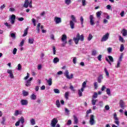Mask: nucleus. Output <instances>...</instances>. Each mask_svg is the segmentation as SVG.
<instances>
[{"label":"nucleus","mask_w":127,"mask_h":127,"mask_svg":"<svg viewBox=\"0 0 127 127\" xmlns=\"http://www.w3.org/2000/svg\"><path fill=\"white\" fill-rule=\"evenodd\" d=\"M15 15L14 14H12L11 16H10L9 18V21L11 23H8V22H5L4 23V26H6L7 28H11L12 25H13L14 24V23L15 22Z\"/></svg>","instance_id":"f257e3e1"},{"label":"nucleus","mask_w":127,"mask_h":127,"mask_svg":"<svg viewBox=\"0 0 127 127\" xmlns=\"http://www.w3.org/2000/svg\"><path fill=\"white\" fill-rule=\"evenodd\" d=\"M73 40L74 41L75 44H78L79 43V40L83 42L84 41V35H81L80 36V34L77 33L76 37H73Z\"/></svg>","instance_id":"f03ea898"},{"label":"nucleus","mask_w":127,"mask_h":127,"mask_svg":"<svg viewBox=\"0 0 127 127\" xmlns=\"http://www.w3.org/2000/svg\"><path fill=\"white\" fill-rule=\"evenodd\" d=\"M71 18L72 20L69 21V25L71 29H74L75 28V23L74 22H77V20L73 15L71 16Z\"/></svg>","instance_id":"7ed1b4c3"},{"label":"nucleus","mask_w":127,"mask_h":127,"mask_svg":"<svg viewBox=\"0 0 127 127\" xmlns=\"http://www.w3.org/2000/svg\"><path fill=\"white\" fill-rule=\"evenodd\" d=\"M61 40L63 42L62 46H63V47H65V46H66V44L67 43V35L65 34L62 35Z\"/></svg>","instance_id":"20e7f679"},{"label":"nucleus","mask_w":127,"mask_h":127,"mask_svg":"<svg viewBox=\"0 0 127 127\" xmlns=\"http://www.w3.org/2000/svg\"><path fill=\"white\" fill-rule=\"evenodd\" d=\"M114 119L115 120L114 123L117 125V127H119L120 126V121L119 120V118L117 116V113H115L114 114Z\"/></svg>","instance_id":"39448f33"},{"label":"nucleus","mask_w":127,"mask_h":127,"mask_svg":"<svg viewBox=\"0 0 127 127\" xmlns=\"http://www.w3.org/2000/svg\"><path fill=\"white\" fill-rule=\"evenodd\" d=\"M64 75L65 76V77H66V78L67 79H68L69 80L71 79H73V74H71L70 76H69V71H68V70H66L64 72Z\"/></svg>","instance_id":"423d86ee"},{"label":"nucleus","mask_w":127,"mask_h":127,"mask_svg":"<svg viewBox=\"0 0 127 127\" xmlns=\"http://www.w3.org/2000/svg\"><path fill=\"white\" fill-rule=\"evenodd\" d=\"M33 80V77H30L27 80H25V86L26 87H30L31 86V81Z\"/></svg>","instance_id":"0eeeda50"},{"label":"nucleus","mask_w":127,"mask_h":127,"mask_svg":"<svg viewBox=\"0 0 127 127\" xmlns=\"http://www.w3.org/2000/svg\"><path fill=\"white\" fill-rule=\"evenodd\" d=\"M95 116L94 115H90V119L89 120V124L90 126H94L95 125Z\"/></svg>","instance_id":"6e6552de"},{"label":"nucleus","mask_w":127,"mask_h":127,"mask_svg":"<svg viewBox=\"0 0 127 127\" xmlns=\"http://www.w3.org/2000/svg\"><path fill=\"white\" fill-rule=\"evenodd\" d=\"M110 36V34L109 33H107L105 35H103V37L102 38L101 41L102 42H104L105 41H107L108 39H109V37Z\"/></svg>","instance_id":"1a4fd4ad"},{"label":"nucleus","mask_w":127,"mask_h":127,"mask_svg":"<svg viewBox=\"0 0 127 127\" xmlns=\"http://www.w3.org/2000/svg\"><path fill=\"white\" fill-rule=\"evenodd\" d=\"M108 58L107 57L105 58V60L106 61H107V62H108L109 63V64H110V65H112V63L114 62V58H113V57H112L111 56H108Z\"/></svg>","instance_id":"9d476101"},{"label":"nucleus","mask_w":127,"mask_h":127,"mask_svg":"<svg viewBox=\"0 0 127 127\" xmlns=\"http://www.w3.org/2000/svg\"><path fill=\"white\" fill-rule=\"evenodd\" d=\"M54 21L56 24H59V23H61L62 22V19L61 17L56 16L54 18Z\"/></svg>","instance_id":"9b49d317"},{"label":"nucleus","mask_w":127,"mask_h":127,"mask_svg":"<svg viewBox=\"0 0 127 127\" xmlns=\"http://www.w3.org/2000/svg\"><path fill=\"white\" fill-rule=\"evenodd\" d=\"M57 123H58V120H57V119L56 118H54L51 123V127H55L56 125L57 124Z\"/></svg>","instance_id":"f8f14e48"},{"label":"nucleus","mask_w":127,"mask_h":127,"mask_svg":"<svg viewBox=\"0 0 127 127\" xmlns=\"http://www.w3.org/2000/svg\"><path fill=\"white\" fill-rule=\"evenodd\" d=\"M94 15H90L89 16V19H90V25H92L94 26L95 25V22H94Z\"/></svg>","instance_id":"ddd939ff"},{"label":"nucleus","mask_w":127,"mask_h":127,"mask_svg":"<svg viewBox=\"0 0 127 127\" xmlns=\"http://www.w3.org/2000/svg\"><path fill=\"white\" fill-rule=\"evenodd\" d=\"M7 73L9 74V76L11 79H13L14 78V76H13V73H12V70L10 69H7Z\"/></svg>","instance_id":"4468645a"},{"label":"nucleus","mask_w":127,"mask_h":127,"mask_svg":"<svg viewBox=\"0 0 127 127\" xmlns=\"http://www.w3.org/2000/svg\"><path fill=\"white\" fill-rule=\"evenodd\" d=\"M22 106H27L28 105V101L27 100L22 99L20 101Z\"/></svg>","instance_id":"2eb2a0df"},{"label":"nucleus","mask_w":127,"mask_h":127,"mask_svg":"<svg viewBox=\"0 0 127 127\" xmlns=\"http://www.w3.org/2000/svg\"><path fill=\"white\" fill-rule=\"evenodd\" d=\"M22 111H19V110H15L14 116L15 117H17L19 115H22Z\"/></svg>","instance_id":"dca6fc26"},{"label":"nucleus","mask_w":127,"mask_h":127,"mask_svg":"<svg viewBox=\"0 0 127 127\" xmlns=\"http://www.w3.org/2000/svg\"><path fill=\"white\" fill-rule=\"evenodd\" d=\"M120 105L121 108L123 109V110L125 109V108H126V104H125V102L123 100H121L120 102Z\"/></svg>","instance_id":"f3484780"},{"label":"nucleus","mask_w":127,"mask_h":127,"mask_svg":"<svg viewBox=\"0 0 127 127\" xmlns=\"http://www.w3.org/2000/svg\"><path fill=\"white\" fill-rule=\"evenodd\" d=\"M104 79V77L103 76V75L100 74L98 78H97V81L98 83H102V80Z\"/></svg>","instance_id":"a211bd4d"},{"label":"nucleus","mask_w":127,"mask_h":127,"mask_svg":"<svg viewBox=\"0 0 127 127\" xmlns=\"http://www.w3.org/2000/svg\"><path fill=\"white\" fill-rule=\"evenodd\" d=\"M121 33L123 35V36H127V30L126 29H123L121 31Z\"/></svg>","instance_id":"6ab92c4d"},{"label":"nucleus","mask_w":127,"mask_h":127,"mask_svg":"<svg viewBox=\"0 0 127 127\" xmlns=\"http://www.w3.org/2000/svg\"><path fill=\"white\" fill-rule=\"evenodd\" d=\"M28 5H29V1H28V0H25L23 5L24 7L27 8V7H28Z\"/></svg>","instance_id":"aec40b11"},{"label":"nucleus","mask_w":127,"mask_h":127,"mask_svg":"<svg viewBox=\"0 0 127 127\" xmlns=\"http://www.w3.org/2000/svg\"><path fill=\"white\" fill-rule=\"evenodd\" d=\"M18 121L19 122V123H21V124H22V125H23L24 124V118L22 116H21L20 119L18 120Z\"/></svg>","instance_id":"412c9836"},{"label":"nucleus","mask_w":127,"mask_h":127,"mask_svg":"<svg viewBox=\"0 0 127 127\" xmlns=\"http://www.w3.org/2000/svg\"><path fill=\"white\" fill-rule=\"evenodd\" d=\"M102 15V11H99L96 13V16L99 19H101V15Z\"/></svg>","instance_id":"4be33fe9"},{"label":"nucleus","mask_w":127,"mask_h":127,"mask_svg":"<svg viewBox=\"0 0 127 127\" xmlns=\"http://www.w3.org/2000/svg\"><path fill=\"white\" fill-rule=\"evenodd\" d=\"M40 25H41V23H38L37 25L36 30L37 31V33H39L40 32Z\"/></svg>","instance_id":"5701e85b"},{"label":"nucleus","mask_w":127,"mask_h":127,"mask_svg":"<svg viewBox=\"0 0 127 127\" xmlns=\"http://www.w3.org/2000/svg\"><path fill=\"white\" fill-rule=\"evenodd\" d=\"M46 81H47L49 86L52 85V78H49V79H46Z\"/></svg>","instance_id":"b1692460"},{"label":"nucleus","mask_w":127,"mask_h":127,"mask_svg":"<svg viewBox=\"0 0 127 127\" xmlns=\"http://www.w3.org/2000/svg\"><path fill=\"white\" fill-rule=\"evenodd\" d=\"M83 92H84V91L82 90V88L78 90V95L79 97H82V96H83V93H82Z\"/></svg>","instance_id":"393cba45"},{"label":"nucleus","mask_w":127,"mask_h":127,"mask_svg":"<svg viewBox=\"0 0 127 127\" xmlns=\"http://www.w3.org/2000/svg\"><path fill=\"white\" fill-rule=\"evenodd\" d=\"M73 119H74V124L77 125L78 124V118L75 115H73Z\"/></svg>","instance_id":"a878e982"},{"label":"nucleus","mask_w":127,"mask_h":127,"mask_svg":"<svg viewBox=\"0 0 127 127\" xmlns=\"http://www.w3.org/2000/svg\"><path fill=\"white\" fill-rule=\"evenodd\" d=\"M80 23L81 25H82V27H84V18H83V16H80Z\"/></svg>","instance_id":"bb28decb"},{"label":"nucleus","mask_w":127,"mask_h":127,"mask_svg":"<svg viewBox=\"0 0 127 127\" xmlns=\"http://www.w3.org/2000/svg\"><path fill=\"white\" fill-rule=\"evenodd\" d=\"M97 54H98V52L97 51V50H92L91 54L92 56H96Z\"/></svg>","instance_id":"cd10ccee"},{"label":"nucleus","mask_w":127,"mask_h":127,"mask_svg":"<svg viewBox=\"0 0 127 127\" xmlns=\"http://www.w3.org/2000/svg\"><path fill=\"white\" fill-rule=\"evenodd\" d=\"M86 85H87V82H86V81L83 82L82 85L81 90L84 91V89L86 88Z\"/></svg>","instance_id":"c85d7f7f"},{"label":"nucleus","mask_w":127,"mask_h":127,"mask_svg":"<svg viewBox=\"0 0 127 127\" xmlns=\"http://www.w3.org/2000/svg\"><path fill=\"white\" fill-rule=\"evenodd\" d=\"M28 42H29V44H33V43L34 42V39H33L32 38H30L28 40Z\"/></svg>","instance_id":"c756f323"},{"label":"nucleus","mask_w":127,"mask_h":127,"mask_svg":"<svg viewBox=\"0 0 127 127\" xmlns=\"http://www.w3.org/2000/svg\"><path fill=\"white\" fill-rule=\"evenodd\" d=\"M28 31V28H27L24 31V34H23V37H24L26 36V35H27Z\"/></svg>","instance_id":"7c9ffc66"},{"label":"nucleus","mask_w":127,"mask_h":127,"mask_svg":"<svg viewBox=\"0 0 127 127\" xmlns=\"http://www.w3.org/2000/svg\"><path fill=\"white\" fill-rule=\"evenodd\" d=\"M22 94L24 97H27V96H28L29 93L28 92L26 91L25 90H23Z\"/></svg>","instance_id":"2f4dec72"},{"label":"nucleus","mask_w":127,"mask_h":127,"mask_svg":"<svg viewBox=\"0 0 127 127\" xmlns=\"http://www.w3.org/2000/svg\"><path fill=\"white\" fill-rule=\"evenodd\" d=\"M58 62H59V58L57 57L55 58L53 60V63L56 64L57 63H58Z\"/></svg>","instance_id":"473e14b6"},{"label":"nucleus","mask_w":127,"mask_h":127,"mask_svg":"<svg viewBox=\"0 0 127 127\" xmlns=\"http://www.w3.org/2000/svg\"><path fill=\"white\" fill-rule=\"evenodd\" d=\"M97 101H98V100L94 99V98H92V99L91 100L92 105L93 106H95V105H96V103H97Z\"/></svg>","instance_id":"72a5a7b5"},{"label":"nucleus","mask_w":127,"mask_h":127,"mask_svg":"<svg viewBox=\"0 0 127 127\" xmlns=\"http://www.w3.org/2000/svg\"><path fill=\"white\" fill-rule=\"evenodd\" d=\"M64 2L66 5H69L72 2L71 0H64Z\"/></svg>","instance_id":"f704fd0d"},{"label":"nucleus","mask_w":127,"mask_h":127,"mask_svg":"<svg viewBox=\"0 0 127 127\" xmlns=\"http://www.w3.org/2000/svg\"><path fill=\"white\" fill-rule=\"evenodd\" d=\"M56 105L57 108H60L61 105L60 104V101H59V100L56 101Z\"/></svg>","instance_id":"c9c22d12"},{"label":"nucleus","mask_w":127,"mask_h":127,"mask_svg":"<svg viewBox=\"0 0 127 127\" xmlns=\"http://www.w3.org/2000/svg\"><path fill=\"white\" fill-rule=\"evenodd\" d=\"M69 92H66L64 94V97L66 100H68L69 99Z\"/></svg>","instance_id":"e433bc0d"},{"label":"nucleus","mask_w":127,"mask_h":127,"mask_svg":"<svg viewBox=\"0 0 127 127\" xmlns=\"http://www.w3.org/2000/svg\"><path fill=\"white\" fill-rule=\"evenodd\" d=\"M37 97L36 95H35V94H32L31 96H30V99L31 100H35L36 99Z\"/></svg>","instance_id":"4c0bfd02"},{"label":"nucleus","mask_w":127,"mask_h":127,"mask_svg":"<svg viewBox=\"0 0 127 127\" xmlns=\"http://www.w3.org/2000/svg\"><path fill=\"white\" fill-rule=\"evenodd\" d=\"M10 37H11V38H12L13 39H15V38H16V37H15V34L13 33H10Z\"/></svg>","instance_id":"58836bf2"},{"label":"nucleus","mask_w":127,"mask_h":127,"mask_svg":"<svg viewBox=\"0 0 127 127\" xmlns=\"http://www.w3.org/2000/svg\"><path fill=\"white\" fill-rule=\"evenodd\" d=\"M125 50V46H124V44H122L120 47V52H123Z\"/></svg>","instance_id":"ea45409f"},{"label":"nucleus","mask_w":127,"mask_h":127,"mask_svg":"<svg viewBox=\"0 0 127 127\" xmlns=\"http://www.w3.org/2000/svg\"><path fill=\"white\" fill-rule=\"evenodd\" d=\"M104 71L105 72L106 75L107 77H109L110 76V73H109V71L107 69V68H104Z\"/></svg>","instance_id":"a19ab883"},{"label":"nucleus","mask_w":127,"mask_h":127,"mask_svg":"<svg viewBox=\"0 0 127 127\" xmlns=\"http://www.w3.org/2000/svg\"><path fill=\"white\" fill-rule=\"evenodd\" d=\"M98 106H100L101 108L103 107V106H104V102L100 101L98 103Z\"/></svg>","instance_id":"79ce46f5"},{"label":"nucleus","mask_w":127,"mask_h":127,"mask_svg":"<svg viewBox=\"0 0 127 127\" xmlns=\"http://www.w3.org/2000/svg\"><path fill=\"white\" fill-rule=\"evenodd\" d=\"M32 126H34V125H35V120H34V119H32L30 121Z\"/></svg>","instance_id":"37998d69"},{"label":"nucleus","mask_w":127,"mask_h":127,"mask_svg":"<svg viewBox=\"0 0 127 127\" xmlns=\"http://www.w3.org/2000/svg\"><path fill=\"white\" fill-rule=\"evenodd\" d=\"M54 93H55L56 94H60V90H59V89L56 88V89H54Z\"/></svg>","instance_id":"c03bdc74"},{"label":"nucleus","mask_w":127,"mask_h":127,"mask_svg":"<svg viewBox=\"0 0 127 127\" xmlns=\"http://www.w3.org/2000/svg\"><path fill=\"white\" fill-rule=\"evenodd\" d=\"M106 93L108 96H111V90L110 88H107L106 89Z\"/></svg>","instance_id":"a18cd8bd"},{"label":"nucleus","mask_w":127,"mask_h":127,"mask_svg":"<svg viewBox=\"0 0 127 127\" xmlns=\"http://www.w3.org/2000/svg\"><path fill=\"white\" fill-rule=\"evenodd\" d=\"M92 38H93V35H92V34H90L88 35V37L87 38L88 41H90V40H91Z\"/></svg>","instance_id":"49530a36"},{"label":"nucleus","mask_w":127,"mask_h":127,"mask_svg":"<svg viewBox=\"0 0 127 127\" xmlns=\"http://www.w3.org/2000/svg\"><path fill=\"white\" fill-rule=\"evenodd\" d=\"M97 98H98V93L97 92H94L92 99H97Z\"/></svg>","instance_id":"de8ad7c7"},{"label":"nucleus","mask_w":127,"mask_h":127,"mask_svg":"<svg viewBox=\"0 0 127 127\" xmlns=\"http://www.w3.org/2000/svg\"><path fill=\"white\" fill-rule=\"evenodd\" d=\"M29 76H30L29 73L27 72V76L24 77V80H25V81L27 80L28 78H29Z\"/></svg>","instance_id":"09e8293b"},{"label":"nucleus","mask_w":127,"mask_h":127,"mask_svg":"<svg viewBox=\"0 0 127 127\" xmlns=\"http://www.w3.org/2000/svg\"><path fill=\"white\" fill-rule=\"evenodd\" d=\"M32 23H33L34 26H36V20L34 18L32 19Z\"/></svg>","instance_id":"8fccbe9b"},{"label":"nucleus","mask_w":127,"mask_h":127,"mask_svg":"<svg viewBox=\"0 0 127 127\" xmlns=\"http://www.w3.org/2000/svg\"><path fill=\"white\" fill-rule=\"evenodd\" d=\"M102 57H103V56L102 55H99L97 57V59H98V61H102Z\"/></svg>","instance_id":"3c124183"},{"label":"nucleus","mask_w":127,"mask_h":127,"mask_svg":"<svg viewBox=\"0 0 127 127\" xmlns=\"http://www.w3.org/2000/svg\"><path fill=\"white\" fill-rule=\"evenodd\" d=\"M72 62L73 64H76V63H77V58L73 57L72 60Z\"/></svg>","instance_id":"603ef678"},{"label":"nucleus","mask_w":127,"mask_h":127,"mask_svg":"<svg viewBox=\"0 0 127 127\" xmlns=\"http://www.w3.org/2000/svg\"><path fill=\"white\" fill-rule=\"evenodd\" d=\"M94 89H95V90H97L98 89V82H95L94 83Z\"/></svg>","instance_id":"864d4df0"},{"label":"nucleus","mask_w":127,"mask_h":127,"mask_svg":"<svg viewBox=\"0 0 127 127\" xmlns=\"http://www.w3.org/2000/svg\"><path fill=\"white\" fill-rule=\"evenodd\" d=\"M119 40L122 43L125 42V40H124V38L122 37V36H119Z\"/></svg>","instance_id":"5fc2aeb1"},{"label":"nucleus","mask_w":127,"mask_h":127,"mask_svg":"<svg viewBox=\"0 0 127 127\" xmlns=\"http://www.w3.org/2000/svg\"><path fill=\"white\" fill-rule=\"evenodd\" d=\"M44 56H45V54H44V53H41V54L40 55V57H41V59H42V60H43V59H44Z\"/></svg>","instance_id":"6e6d98bb"},{"label":"nucleus","mask_w":127,"mask_h":127,"mask_svg":"<svg viewBox=\"0 0 127 127\" xmlns=\"http://www.w3.org/2000/svg\"><path fill=\"white\" fill-rule=\"evenodd\" d=\"M4 123H5V118L2 117V121L1 122V125H4Z\"/></svg>","instance_id":"4d7b16f0"},{"label":"nucleus","mask_w":127,"mask_h":127,"mask_svg":"<svg viewBox=\"0 0 127 127\" xmlns=\"http://www.w3.org/2000/svg\"><path fill=\"white\" fill-rule=\"evenodd\" d=\"M112 50H113V48H112L111 47L107 48V51L109 54L112 53Z\"/></svg>","instance_id":"13d9d810"},{"label":"nucleus","mask_w":127,"mask_h":127,"mask_svg":"<svg viewBox=\"0 0 127 127\" xmlns=\"http://www.w3.org/2000/svg\"><path fill=\"white\" fill-rule=\"evenodd\" d=\"M123 54L120 56L118 62H122V60H123Z\"/></svg>","instance_id":"bf43d9fd"},{"label":"nucleus","mask_w":127,"mask_h":127,"mask_svg":"<svg viewBox=\"0 0 127 127\" xmlns=\"http://www.w3.org/2000/svg\"><path fill=\"white\" fill-rule=\"evenodd\" d=\"M24 44V40H22L20 43L19 46H20V47H22Z\"/></svg>","instance_id":"052dcab7"},{"label":"nucleus","mask_w":127,"mask_h":127,"mask_svg":"<svg viewBox=\"0 0 127 127\" xmlns=\"http://www.w3.org/2000/svg\"><path fill=\"white\" fill-rule=\"evenodd\" d=\"M16 52H17V49L16 48H14L13 51H12V53L14 55H15V54H16Z\"/></svg>","instance_id":"680f3d73"},{"label":"nucleus","mask_w":127,"mask_h":127,"mask_svg":"<svg viewBox=\"0 0 127 127\" xmlns=\"http://www.w3.org/2000/svg\"><path fill=\"white\" fill-rule=\"evenodd\" d=\"M53 51L54 55H55L56 54V48L54 46L53 47Z\"/></svg>","instance_id":"e2e57ef3"},{"label":"nucleus","mask_w":127,"mask_h":127,"mask_svg":"<svg viewBox=\"0 0 127 127\" xmlns=\"http://www.w3.org/2000/svg\"><path fill=\"white\" fill-rule=\"evenodd\" d=\"M17 70L18 71H20V70H21V64H18Z\"/></svg>","instance_id":"0e129e2a"},{"label":"nucleus","mask_w":127,"mask_h":127,"mask_svg":"<svg viewBox=\"0 0 127 127\" xmlns=\"http://www.w3.org/2000/svg\"><path fill=\"white\" fill-rule=\"evenodd\" d=\"M81 2L83 6H85V5H86V0H82Z\"/></svg>","instance_id":"69168bd1"},{"label":"nucleus","mask_w":127,"mask_h":127,"mask_svg":"<svg viewBox=\"0 0 127 127\" xmlns=\"http://www.w3.org/2000/svg\"><path fill=\"white\" fill-rule=\"evenodd\" d=\"M71 124H72V121H71V120H68L67 121V123H66V125H67V126H70V125H71Z\"/></svg>","instance_id":"338daca9"},{"label":"nucleus","mask_w":127,"mask_h":127,"mask_svg":"<svg viewBox=\"0 0 127 127\" xmlns=\"http://www.w3.org/2000/svg\"><path fill=\"white\" fill-rule=\"evenodd\" d=\"M17 20H18V21H23L24 18L23 17H19L17 18Z\"/></svg>","instance_id":"774afa93"}]
</instances>
